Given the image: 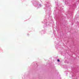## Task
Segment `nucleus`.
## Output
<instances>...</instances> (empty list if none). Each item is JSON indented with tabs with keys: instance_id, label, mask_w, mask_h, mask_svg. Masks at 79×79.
<instances>
[{
	"instance_id": "nucleus-1",
	"label": "nucleus",
	"mask_w": 79,
	"mask_h": 79,
	"mask_svg": "<svg viewBox=\"0 0 79 79\" xmlns=\"http://www.w3.org/2000/svg\"><path fill=\"white\" fill-rule=\"evenodd\" d=\"M57 61H59V62H60V60L58 59V60H57Z\"/></svg>"
}]
</instances>
